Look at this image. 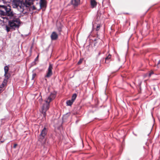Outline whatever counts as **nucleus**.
<instances>
[{"mask_svg": "<svg viewBox=\"0 0 160 160\" xmlns=\"http://www.w3.org/2000/svg\"><path fill=\"white\" fill-rule=\"evenodd\" d=\"M30 1L25 0L22 2V0H12V6L14 8H17L21 12L26 13L28 12L36 9L35 7Z\"/></svg>", "mask_w": 160, "mask_h": 160, "instance_id": "1", "label": "nucleus"}, {"mask_svg": "<svg viewBox=\"0 0 160 160\" xmlns=\"http://www.w3.org/2000/svg\"><path fill=\"white\" fill-rule=\"evenodd\" d=\"M13 15L14 13L10 6L0 5V15L3 16V18L8 20V17L11 18Z\"/></svg>", "mask_w": 160, "mask_h": 160, "instance_id": "2", "label": "nucleus"}, {"mask_svg": "<svg viewBox=\"0 0 160 160\" xmlns=\"http://www.w3.org/2000/svg\"><path fill=\"white\" fill-rule=\"evenodd\" d=\"M56 97L55 93H51L50 95L45 99L46 103L43 104L42 108V112L44 117H45L46 112L49 108V103Z\"/></svg>", "mask_w": 160, "mask_h": 160, "instance_id": "3", "label": "nucleus"}, {"mask_svg": "<svg viewBox=\"0 0 160 160\" xmlns=\"http://www.w3.org/2000/svg\"><path fill=\"white\" fill-rule=\"evenodd\" d=\"M48 129L45 127L42 130L38 137V141L42 144H44L45 142V136L46 135Z\"/></svg>", "mask_w": 160, "mask_h": 160, "instance_id": "4", "label": "nucleus"}, {"mask_svg": "<svg viewBox=\"0 0 160 160\" xmlns=\"http://www.w3.org/2000/svg\"><path fill=\"white\" fill-rule=\"evenodd\" d=\"M9 26L12 29L18 28L20 24V20L18 18H15L8 21Z\"/></svg>", "mask_w": 160, "mask_h": 160, "instance_id": "5", "label": "nucleus"}, {"mask_svg": "<svg viewBox=\"0 0 160 160\" xmlns=\"http://www.w3.org/2000/svg\"><path fill=\"white\" fill-rule=\"evenodd\" d=\"M52 69L53 65L51 63H49V67L47 71L46 74L45 76V78H49L52 75Z\"/></svg>", "mask_w": 160, "mask_h": 160, "instance_id": "6", "label": "nucleus"}, {"mask_svg": "<svg viewBox=\"0 0 160 160\" xmlns=\"http://www.w3.org/2000/svg\"><path fill=\"white\" fill-rule=\"evenodd\" d=\"M71 3L74 7H77L80 4V0H71Z\"/></svg>", "mask_w": 160, "mask_h": 160, "instance_id": "7", "label": "nucleus"}, {"mask_svg": "<svg viewBox=\"0 0 160 160\" xmlns=\"http://www.w3.org/2000/svg\"><path fill=\"white\" fill-rule=\"evenodd\" d=\"M50 37L52 40H55L58 39V35L56 32H53L51 34Z\"/></svg>", "mask_w": 160, "mask_h": 160, "instance_id": "8", "label": "nucleus"}, {"mask_svg": "<svg viewBox=\"0 0 160 160\" xmlns=\"http://www.w3.org/2000/svg\"><path fill=\"white\" fill-rule=\"evenodd\" d=\"M39 4L40 8H42L46 6L45 0H40Z\"/></svg>", "mask_w": 160, "mask_h": 160, "instance_id": "9", "label": "nucleus"}, {"mask_svg": "<svg viewBox=\"0 0 160 160\" xmlns=\"http://www.w3.org/2000/svg\"><path fill=\"white\" fill-rule=\"evenodd\" d=\"M91 7L93 8L97 5V2L95 0H91Z\"/></svg>", "mask_w": 160, "mask_h": 160, "instance_id": "10", "label": "nucleus"}, {"mask_svg": "<svg viewBox=\"0 0 160 160\" xmlns=\"http://www.w3.org/2000/svg\"><path fill=\"white\" fill-rule=\"evenodd\" d=\"M73 102L71 100H68L66 102V104L67 106H71Z\"/></svg>", "mask_w": 160, "mask_h": 160, "instance_id": "11", "label": "nucleus"}, {"mask_svg": "<svg viewBox=\"0 0 160 160\" xmlns=\"http://www.w3.org/2000/svg\"><path fill=\"white\" fill-rule=\"evenodd\" d=\"M77 95L76 94L74 93V94H73V95H72V99L71 100L74 102V101H75V99L77 97Z\"/></svg>", "mask_w": 160, "mask_h": 160, "instance_id": "12", "label": "nucleus"}, {"mask_svg": "<svg viewBox=\"0 0 160 160\" xmlns=\"http://www.w3.org/2000/svg\"><path fill=\"white\" fill-rule=\"evenodd\" d=\"M9 70V67L8 66H5L4 67V72L5 73V74L6 73H8Z\"/></svg>", "mask_w": 160, "mask_h": 160, "instance_id": "13", "label": "nucleus"}, {"mask_svg": "<svg viewBox=\"0 0 160 160\" xmlns=\"http://www.w3.org/2000/svg\"><path fill=\"white\" fill-rule=\"evenodd\" d=\"M6 30L7 32H9L10 31V29L12 28L10 27H9L7 25H6L5 26Z\"/></svg>", "mask_w": 160, "mask_h": 160, "instance_id": "14", "label": "nucleus"}, {"mask_svg": "<svg viewBox=\"0 0 160 160\" xmlns=\"http://www.w3.org/2000/svg\"><path fill=\"white\" fill-rule=\"evenodd\" d=\"M4 76L5 77V79L8 80L10 77V75L8 74V73H6L5 75V73H4Z\"/></svg>", "mask_w": 160, "mask_h": 160, "instance_id": "15", "label": "nucleus"}, {"mask_svg": "<svg viewBox=\"0 0 160 160\" xmlns=\"http://www.w3.org/2000/svg\"><path fill=\"white\" fill-rule=\"evenodd\" d=\"M3 3H10L12 0H2Z\"/></svg>", "mask_w": 160, "mask_h": 160, "instance_id": "16", "label": "nucleus"}, {"mask_svg": "<svg viewBox=\"0 0 160 160\" xmlns=\"http://www.w3.org/2000/svg\"><path fill=\"white\" fill-rule=\"evenodd\" d=\"M111 57V55L110 54H109L108 56H107L105 58L106 61H107L110 59Z\"/></svg>", "mask_w": 160, "mask_h": 160, "instance_id": "17", "label": "nucleus"}, {"mask_svg": "<svg viewBox=\"0 0 160 160\" xmlns=\"http://www.w3.org/2000/svg\"><path fill=\"white\" fill-rule=\"evenodd\" d=\"M7 82L8 80L4 79L2 82L3 85H6Z\"/></svg>", "mask_w": 160, "mask_h": 160, "instance_id": "18", "label": "nucleus"}, {"mask_svg": "<svg viewBox=\"0 0 160 160\" xmlns=\"http://www.w3.org/2000/svg\"><path fill=\"white\" fill-rule=\"evenodd\" d=\"M36 76V74L35 73H33L32 74V78L31 79L32 80H33Z\"/></svg>", "mask_w": 160, "mask_h": 160, "instance_id": "19", "label": "nucleus"}, {"mask_svg": "<svg viewBox=\"0 0 160 160\" xmlns=\"http://www.w3.org/2000/svg\"><path fill=\"white\" fill-rule=\"evenodd\" d=\"M155 67H157V68H160V59L158 61V64L155 66Z\"/></svg>", "mask_w": 160, "mask_h": 160, "instance_id": "20", "label": "nucleus"}, {"mask_svg": "<svg viewBox=\"0 0 160 160\" xmlns=\"http://www.w3.org/2000/svg\"><path fill=\"white\" fill-rule=\"evenodd\" d=\"M100 27V25L99 24H98L96 28V30L98 31Z\"/></svg>", "mask_w": 160, "mask_h": 160, "instance_id": "21", "label": "nucleus"}, {"mask_svg": "<svg viewBox=\"0 0 160 160\" xmlns=\"http://www.w3.org/2000/svg\"><path fill=\"white\" fill-rule=\"evenodd\" d=\"M38 56L36 58H35V61L34 62H32V65H35L36 64V62H35V61L36 60H37V59H38Z\"/></svg>", "mask_w": 160, "mask_h": 160, "instance_id": "22", "label": "nucleus"}, {"mask_svg": "<svg viewBox=\"0 0 160 160\" xmlns=\"http://www.w3.org/2000/svg\"><path fill=\"white\" fill-rule=\"evenodd\" d=\"M6 86V85H3L2 83V84H1L0 86V90H1V88L4 87Z\"/></svg>", "mask_w": 160, "mask_h": 160, "instance_id": "23", "label": "nucleus"}, {"mask_svg": "<svg viewBox=\"0 0 160 160\" xmlns=\"http://www.w3.org/2000/svg\"><path fill=\"white\" fill-rule=\"evenodd\" d=\"M38 0H36V1H38ZM35 1V0H27V1H30L31 2H32V4H33L34 2Z\"/></svg>", "mask_w": 160, "mask_h": 160, "instance_id": "24", "label": "nucleus"}, {"mask_svg": "<svg viewBox=\"0 0 160 160\" xmlns=\"http://www.w3.org/2000/svg\"><path fill=\"white\" fill-rule=\"evenodd\" d=\"M17 146V144H14V146L13 147V148H16V146Z\"/></svg>", "mask_w": 160, "mask_h": 160, "instance_id": "25", "label": "nucleus"}, {"mask_svg": "<svg viewBox=\"0 0 160 160\" xmlns=\"http://www.w3.org/2000/svg\"><path fill=\"white\" fill-rule=\"evenodd\" d=\"M153 74V72H151L149 74V76H151V75L152 74Z\"/></svg>", "mask_w": 160, "mask_h": 160, "instance_id": "26", "label": "nucleus"}, {"mask_svg": "<svg viewBox=\"0 0 160 160\" xmlns=\"http://www.w3.org/2000/svg\"><path fill=\"white\" fill-rule=\"evenodd\" d=\"M82 62V61L80 60L79 61H78V64H80Z\"/></svg>", "mask_w": 160, "mask_h": 160, "instance_id": "27", "label": "nucleus"}, {"mask_svg": "<svg viewBox=\"0 0 160 160\" xmlns=\"http://www.w3.org/2000/svg\"><path fill=\"white\" fill-rule=\"evenodd\" d=\"M96 39H95L94 41V45H96Z\"/></svg>", "mask_w": 160, "mask_h": 160, "instance_id": "28", "label": "nucleus"}, {"mask_svg": "<svg viewBox=\"0 0 160 160\" xmlns=\"http://www.w3.org/2000/svg\"><path fill=\"white\" fill-rule=\"evenodd\" d=\"M101 54V52H98V56H99L100 54Z\"/></svg>", "mask_w": 160, "mask_h": 160, "instance_id": "29", "label": "nucleus"}, {"mask_svg": "<svg viewBox=\"0 0 160 160\" xmlns=\"http://www.w3.org/2000/svg\"><path fill=\"white\" fill-rule=\"evenodd\" d=\"M32 46L31 47V49H32Z\"/></svg>", "mask_w": 160, "mask_h": 160, "instance_id": "30", "label": "nucleus"}, {"mask_svg": "<svg viewBox=\"0 0 160 160\" xmlns=\"http://www.w3.org/2000/svg\"><path fill=\"white\" fill-rule=\"evenodd\" d=\"M1 93V90H0V93Z\"/></svg>", "mask_w": 160, "mask_h": 160, "instance_id": "31", "label": "nucleus"}]
</instances>
